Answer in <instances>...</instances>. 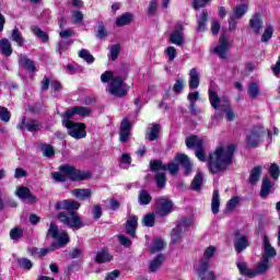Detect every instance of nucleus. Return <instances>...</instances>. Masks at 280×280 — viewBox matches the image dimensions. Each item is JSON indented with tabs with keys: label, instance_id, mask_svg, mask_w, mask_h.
<instances>
[{
	"label": "nucleus",
	"instance_id": "29",
	"mask_svg": "<svg viewBox=\"0 0 280 280\" xmlns=\"http://www.w3.org/2000/svg\"><path fill=\"white\" fill-rule=\"evenodd\" d=\"M135 15L132 13L126 12L116 19L117 27H124L125 25H130L132 23Z\"/></svg>",
	"mask_w": 280,
	"mask_h": 280
},
{
	"label": "nucleus",
	"instance_id": "5",
	"mask_svg": "<svg viewBox=\"0 0 280 280\" xmlns=\"http://www.w3.org/2000/svg\"><path fill=\"white\" fill-rule=\"evenodd\" d=\"M209 101L212 108H215V110H218L220 106L221 108H223V112L225 113V117L228 121H233L237 117V112H235V109L231 107V104L229 103V98L223 97L221 100V97L218 96V92L211 89H209Z\"/></svg>",
	"mask_w": 280,
	"mask_h": 280
},
{
	"label": "nucleus",
	"instance_id": "42",
	"mask_svg": "<svg viewBox=\"0 0 280 280\" xmlns=\"http://www.w3.org/2000/svg\"><path fill=\"white\" fill-rule=\"evenodd\" d=\"M163 248H165V242L161 238H155L151 245V253H160Z\"/></svg>",
	"mask_w": 280,
	"mask_h": 280
},
{
	"label": "nucleus",
	"instance_id": "36",
	"mask_svg": "<svg viewBox=\"0 0 280 280\" xmlns=\"http://www.w3.org/2000/svg\"><path fill=\"white\" fill-rule=\"evenodd\" d=\"M0 49L3 54V56H12V44L10 43V39L3 38L0 40Z\"/></svg>",
	"mask_w": 280,
	"mask_h": 280
},
{
	"label": "nucleus",
	"instance_id": "12",
	"mask_svg": "<svg viewBox=\"0 0 280 280\" xmlns=\"http://www.w3.org/2000/svg\"><path fill=\"white\" fill-rule=\"evenodd\" d=\"M212 51L222 60L226 59V54L229 51V42L226 40V35L223 34L220 36L219 44L213 48Z\"/></svg>",
	"mask_w": 280,
	"mask_h": 280
},
{
	"label": "nucleus",
	"instance_id": "1",
	"mask_svg": "<svg viewBox=\"0 0 280 280\" xmlns=\"http://www.w3.org/2000/svg\"><path fill=\"white\" fill-rule=\"evenodd\" d=\"M234 154L235 144L219 147L212 153H210L208 159V167L211 174L226 172L230 165H233Z\"/></svg>",
	"mask_w": 280,
	"mask_h": 280
},
{
	"label": "nucleus",
	"instance_id": "64",
	"mask_svg": "<svg viewBox=\"0 0 280 280\" xmlns=\"http://www.w3.org/2000/svg\"><path fill=\"white\" fill-rule=\"evenodd\" d=\"M118 242H120V244L122 246H126V248H128L129 246H131L132 242L130 241V238L126 237L125 235L120 234L118 235Z\"/></svg>",
	"mask_w": 280,
	"mask_h": 280
},
{
	"label": "nucleus",
	"instance_id": "51",
	"mask_svg": "<svg viewBox=\"0 0 280 280\" xmlns=\"http://www.w3.org/2000/svg\"><path fill=\"white\" fill-rule=\"evenodd\" d=\"M269 174H270L271 178L277 180V178H279V176H280L279 165H277L275 163L271 164L270 167H269Z\"/></svg>",
	"mask_w": 280,
	"mask_h": 280
},
{
	"label": "nucleus",
	"instance_id": "26",
	"mask_svg": "<svg viewBox=\"0 0 280 280\" xmlns=\"http://www.w3.org/2000/svg\"><path fill=\"white\" fill-rule=\"evenodd\" d=\"M209 20V13L202 11L201 14L197 15V32H207V21Z\"/></svg>",
	"mask_w": 280,
	"mask_h": 280
},
{
	"label": "nucleus",
	"instance_id": "21",
	"mask_svg": "<svg viewBox=\"0 0 280 280\" xmlns=\"http://www.w3.org/2000/svg\"><path fill=\"white\" fill-rule=\"evenodd\" d=\"M186 147L188 149L195 148V151L200 150V148H205V140L198 136H190L186 138Z\"/></svg>",
	"mask_w": 280,
	"mask_h": 280
},
{
	"label": "nucleus",
	"instance_id": "2",
	"mask_svg": "<svg viewBox=\"0 0 280 280\" xmlns=\"http://www.w3.org/2000/svg\"><path fill=\"white\" fill-rule=\"evenodd\" d=\"M55 209L63 210L60 212L57 218L61 224L69 226V229H82L84 222L82 218L78 215L75 210L80 209L78 201L73 200H62L56 203Z\"/></svg>",
	"mask_w": 280,
	"mask_h": 280
},
{
	"label": "nucleus",
	"instance_id": "31",
	"mask_svg": "<svg viewBox=\"0 0 280 280\" xmlns=\"http://www.w3.org/2000/svg\"><path fill=\"white\" fill-rule=\"evenodd\" d=\"M93 192L91 191V189L75 188L72 190V196H74V198H78L79 200H86L91 198Z\"/></svg>",
	"mask_w": 280,
	"mask_h": 280
},
{
	"label": "nucleus",
	"instance_id": "61",
	"mask_svg": "<svg viewBox=\"0 0 280 280\" xmlns=\"http://www.w3.org/2000/svg\"><path fill=\"white\" fill-rule=\"evenodd\" d=\"M74 113H75V115H80L81 117H86V115H89L91 113V110L86 107L75 106Z\"/></svg>",
	"mask_w": 280,
	"mask_h": 280
},
{
	"label": "nucleus",
	"instance_id": "10",
	"mask_svg": "<svg viewBox=\"0 0 280 280\" xmlns=\"http://www.w3.org/2000/svg\"><path fill=\"white\" fill-rule=\"evenodd\" d=\"M266 131L264 127H255L246 138V143L249 148H257L261 143V138Z\"/></svg>",
	"mask_w": 280,
	"mask_h": 280
},
{
	"label": "nucleus",
	"instance_id": "54",
	"mask_svg": "<svg viewBox=\"0 0 280 280\" xmlns=\"http://www.w3.org/2000/svg\"><path fill=\"white\" fill-rule=\"evenodd\" d=\"M0 119L1 121H4L5 124H8V121H10V110H8V108L0 106Z\"/></svg>",
	"mask_w": 280,
	"mask_h": 280
},
{
	"label": "nucleus",
	"instance_id": "6",
	"mask_svg": "<svg viewBox=\"0 0 280 280\" xmlns=\"http://www.w3.org/2000/svg\"><path fill=\"white\" fill-rule=\"evenodd\" d=\"M47 237H52V240L57 241V243L52 245V248H65L69 242V234L66 231L60 232L56 223H50Z\"/></svg>",
	"mask_w": 280,
	"mask_h": 280
},
{
	"label": "nucleus",
	"instance_id": "52",
	"mask_svg": "<svg viewBox=\"0 0 280 280\" xmlns=\"http://www.w3.org/2000/svg\"><path fill=\"white\" fill-rule=\"evenodd\" d=\"M18 264L20 268H24L25 270H32V260L27 258H20L18 259Z\"/></svg>",
	"mask_w": 280,
	"mask_h": 280
},
{
	"label": "nucleus",
	"instance_id": "14",
	"mask_svg": "<svg viewBox=\"0 0 280 280\" xmlns=\"http://www.w3.org/2000/svg\"><path fill=\"white\" fill-rule=\"evenodd\" d=\"M28 130V132H38V130L43 129V124L40 121L31 119L25 122V118L22 119V121L18 125L19 130Z\"/></svg>",
	"mask_w": 280,
	"mask_h": 280
},
{
	"label": "nucleus",
	"instance_id": "24",
	"mask_svg": "<svg viewBox=\"0 0 280 280\" xmlns=\"http://www.w3.org/2000/svg\"><path fill=\"white\" fill-rule=\"evenodd\" d=\"M161 132V125L152 124L147 129V139L149 141H156L159 139V133Z\"/></svg>",
	"mask_w": 280,
	"mask_h": 280
},
{
	"label": "nucleus",
	"instance_id": "39",
	"mask_svg": "<svg viewBox=\"0 0 280 280\" xmlns=\"http://www.w3.org/2000/svg\"><path fill=\"white\" fill-rule=\"evenodd\" d=\"M31 30L33 34L37 36V38H39L43 43H47V40H49V35H47V33L40 30V27L32 26Z\"/></svg>",
	"mask_w": 280,
	"mask_h": 280
},
{
	"label": "nucleus",
	"instance_id": "41",
	"mask_svg": "<svg viewBox=\"0 0 280 280\" xmlns=\"http://www.w3.org/2000/svg\"><path fill=\"white\" fill-rule=\"evenodd\" d=\"M79 58H82L89 65H93V62H95V58L93 57V55H91V51L86 49H82L79 51Z\"/></svg>",
	"mask_w": 280,
	"mask_h": 280
},
{
	"label": "nucleus",
	"instance_id": "33",
	"mask_svg": "<svg viewBox=\"0 0 280 280\" xmlns=\"http://www.w3.org/2000/svg\"><path fill=\"white\" fill-rule=\"evenodd\" d=\"M211 211L212 213H214V215L220 213V190L213 191L212 201H211Z\"/></svg>",
	"mask_w": 280,
	"mask_h": 280
},
{
	"label": "nucleus",
	"instance_id": "46",
	"mask_svg": "<svg viewBox=\"0 0 280 280\" xmlns=\"http://www.w3.org/2000/svg\"><path fill=\"white\" fill-rule=\"evenodd\" d=\"M11 240H21L23 237V229L15 226L10 231Z\"/></svg>",
	"mask_w": 280,
	"mask_h": 280
},
{
	"label": "nucleus",
	"instance_id": "53",
	"mask_svg": "<svg viewBox=\"0 0 280 280\" xmlns=\"http://www.w3.org/2000/svg\"><path fill=\"white\" fill-rule=\"evenodd\" d=\"M42 152L44 156H47L48 159L54 156L55 154L54 147H51L50 144L42 145Z\"/></svg>",
	"mask_w": 280,
	"mask_h": 280
},
{
	"label": "nucleus",
	"instance_id": "15",
	"mask_svg": "<svg viewBox=\"0 0 280 280\" xmlns=\"http://www.w3.org/2000/svg\"><path fill=\"white\" fill-rule=\"evenodd\" d=\"M234 240V248L236 253H242V250H246L248 248V237L246 235H240V231H235L233 233Z\"/></svg>",
	"mask_w": 280,
	"mask_h": 280
},
{
	"label": "nucleus",
	"instance_id": "25",
	"mask_svg": "<svg viewBox=\"0 0 280 280\" xmlns=\"http://www.w3.org/2000/svg\"><path fill=\"white\" fill-rule=\"evenodd\" d=\"M138 222H139V218H137V215H130L129 219L127 220L126 230L128 235H130L131 237H135Z\"/></svg>",
	"mask_w": 280,
	"mask_h": 280
},
{
	"label": "nucleus",
	"instance_id": "4",
	"mask_svg": "<svg viewBox=\"0 0 280 280\" xmlns=\"http://www.w3.org/2000/svg\"><path fill=\"white\" fill-rule=\"evenodd\" d=\"M51 176L55 183H66L67 178L69 180H86V178H91V172L80 171L69 164H63L59 166V172L52 173Z\"/></svg>",
	"mask_w": 280,
	"mask_h": 280
},
{
	"label": "nucleus",
	"instance_id": "34",
	"mask_svg": "<svg viewBox=\"0 0 280 280\" xmlns=\"http://www.w3.org/2000/svg\"><path fill=\"white\" fill-rule=\"evenodd\" d=\"M11 40L16 43L19 47H23V45H25V37H23V34L21 33V31H19V28H14L12 31Z\"/></svg>",
	"mask_w": 280,
	"mask_h": 280
},
{
	"label": "nucleus",
	"instance_id": "19",
	"mask_svg": "<svg viewBox=\"0 0 280 280\" xmlns=\"http://www.w3.org/2000/svg\"><path fill=\"white\" fill-rule=\"evenodd\" d=\"M19 65L22 67V69H26V71H31V73H35V71H38L36 69V66L34 65V61L25 55L19 56Z\"/></svg>",
	"mask_w": 280,
	"mask_h": 280
},
{
	"label": "nucleus",
	"instance_id": "47",
	"mask_svg": "<svg viewBox=\"0 0 280 280\" xmlns=\"http://www.w3.org/2000/svg\"><path fill=\"white\" fill-rule=\"evenodd\" d=\"M71 21L72 23H82L84 21V14L82 11L74 10L71 12Z\"/></svg>",
	"mask_w": 280,
	"mask_h": 280
},
{
	"label": "nucleus",
	"instance_id": "13",
	"mask_svg": "<svg viewBox=\"0 0 280 280\" xmlns=\"http://www.w3.org/2000/svg\"><path fill=\"white\" fill-rule=\"evenodd\" d=\"M183 24H178L170 35V42L173 45H177V47L183 46L185 43V34L183 33Z\"/></svg>",
	"mask_w": 280,
	"mask_h": 280
},
{
	"label": "nucleus",
	"instance_id": "63",
	"mask_svg": "<svg viewBox=\"0 0 280 280\" xmlns=\"http://www.w3.org/2000/svg\"><path fill=\"white\" fill-rule=\"evenodd\" d=\"M49 253V248H33V255L45 257Z\"/></svg>",
	"mask_w": 280,
	"mask_h": 280
},
{
	"label": "nucleus",
	"instance_id": "43",
	"mask_svg": "<svg viewBox=\"0 0 280 280\" xmlns=\"http://www.w3.org/2000/svg\"><path fill=\"white\" fill-rule=\"evenodd\" d=\"M259 176H261V166H255L249 175V183H257V180H259Z\"/></svg>",
	"mask_w": 280,
	"mask_h": 280
},
{
	"label": "nucleus",
	"instance_id": "32",
	"mask_svg": "<svg viewBox=\"0 0 280 280\" xmlns=\"http://www.w3.org/2000/svg\"><path fill=\"white\" fill-rule=\"evenodd\" d=\"M113 259V255L108 254V249H102L97 252L95 261L97 264H106Z\"/></svg>",
	"mask_w": 280,
	"mask_h": 280
},
{
	"label": "nucleus",
	"instance_id": "18",
	"mask_svg": "<svg viewBox=\"0 0 280 280\" xmlns=\"http://www.w3.org/2000/svg\"><path fill=\"white\" fill-rule=\"evenodd\" d=\"M249 27L253 30L254 34H261V32H264V21L259 14H255L249 20Z\"/></svg>",
	"mask_w": 280,
	"mask_h": 280
},
{
	"label": "nucleus",
	"instance_id": "44",
	"mask_svg": "<svg viewBox=\"0 0 280 280\" xmlns=\"http://www.w3.org/2000/svg\"><path fill=\"white\" fill-rule=\"evenodd\" d=\"M154 222H156L154 213H148L142 219L143 226H154Z\"/></svg>",
	"mask_w": 280,
	"mask_h": 280
},
{
	"label": "nucleus",
	"instance_id": "11",
	"mask_svg": "<svg viewBox=\"0 0 280 280\" xmlns=\"http://www.w3.org/2000/svg\"><path fill=\"white\" fill-rule=\"evenodd\" d=\"M172 207H174V203H172V200L168 198H159L156 200V213L158 215H167L168 213H172Z\"/></svg>",
	"mask_w": 280,
	"mask_h": 280
},
{
	"label": "nucleus",
	"instance_id": "48",
	"mask_svg": "<svg viewBox=\"0 0 280 280\" xmlns=\"http://www.w3.org/2000/svg\"><path fill=\"white\" fill-rule=\"evenodd\" d=\"M275 33L273 28L271 25H269L262 36H261V43H268L272 38V34Z\"/></svg>",
	"mask_w": 280,
	"mask_h": 280
},
{
	"label": "nucleus",
	"instance_id": "56",
	"mask_svg": "<svg viewBox=\"0 0 280 280\" xmlns=\"http://www.w3.org/2000/svg\"><path fill=\"white\" fill-rule=\"evenodd\" d=\"M238 205H240V197H232L226 203V209L228 211H233V209H235V207H237Z\"/></svg>",
	"mask_w": 280,
	"mask_h": 280
},
{
	"label": "nucleus",
	"instance_id": "50",
	"mask_svg": "<svg viewBox=\"0 0 280 280\" xmlns=\"http://www.w3.org/2000/svg\"><path fill=\"white\" fill-rule=\"evenodd\" d=\"M74 115H75L74 107L72 109H67L66 113L63 114V119H62L63 126H67V121H73L71 119L73 118Z\"/></svg>",
	"mask_w": 280,
	"mask_h": 280
},
{
	"label": "nucleus",
	"instance_id": "49",
	"mask_svg": "<svg viewBox=\"0 0 280 280\" xmlns=\"http://www.w3.org/2000/svg\"><path fill=\"white\" fill-rule=\"evenodd\" d=\"M166 56H168L170 62H174L176 57L178 56V52L176 51V48L174 46H170L165 49Z\"/></svg>",
	"mask_w": 280,
	"mask_h": 280
},
{
	"label": "nucleus",
	"instance_id": "20",
	"mask_svg": "<svg viewBox=\"0 0 280 280\" xmlns=\"http://www.w3.org/2000/svg\"><path fill=\"white\" fill-rule=\"evenodd\" d=\"M175 161L184 167L186 175L191 174V167H194V164H191V161H189V156L185 154H177L175 156Z\"/></svg>",
	"mask_w": 280,
	"mask_h": 280
},
{
	"label": "nucleus",
	"instance_id": "30",
	"mask_svg": "<svg viewBox=\"0 0 280 280\" xmlns=\"http://www.w3.org/2000/svg\"><path fill=\"white\" fill-rule=\"evenodd\" d=\"M269 268H270V260H265V258H261V261L258 262L257 267L254 269V277L268 272Z\"/></svg>",
	"mask_w": 280,
	"mask_h": 280
},
{
	"label": "nucleus",
	"instance_id": "23",
	"mask_svg": "<svg viewBox=\"0 0 280 280\" xmlns=\"http://www.w3.org/2000/svg\"><path fill=\"white\" fill-rule=\"evenodd\" d=\"M185 226H189V222L182 221L176 228L173 229V233L171 236L173 244L180 242V235Z\"/></svg>",
	"mask_w": 280,
	"mask_h": 280
},
{
	"label": "nucleus",
	"instance_id": "9",
	"mask_svg": "<svg viewBox=\"0 0 280 280\" xmlns=\"http://www.w3.org/2000/svg\"><path fill=\"white\" fill-rule=\"evenodd\" d=\"M150 167L152 170V172H159L160 170H162V172H170V174L172 176H176L178 174V163L176 162H171L168 163V165L163 164V162L159 161V160H154L150 162Z\"/></svg>",
	"mask_w": 280,
	"mask_h": 280
},
{
	"label": "nucleus",
	"instance_id": "17",
	"mask_svg": "<svg viewBox=\"0 0 280 280\" xmlns=\"http://www.w3.org/2000/svg\"><path fill=\"white\" fill-rule=\"evenodd\" d=\"M272 257H277V250H275V247H272V245H270V241H268V236L265 235L264 236V252H262V259H265V261H270V259H272Z\"/></svg>",
	"mask_w": 280,
	"mask_h": 280
},
{
	"label": "nucleus",
	"instance_id": "38",
	"mask_svg": "<svg viewBox=\"0 0 280 280\" xmlns=\"http://www.w3.org/2000/svg\"><path fill=\"white\" fill-rule=\"evenodd\" d=\"M138 200L139 205H150V202H152V196L150 195V192H148V190H140L138 195Z\"/></svg>",
	"mask_w": 280,
	"mask_h": 280
},
{
	"label": "nucleus",
	"instance_id": "3",
	"mask_svg": "<svg viewBox=\"0 0 280 280\" xmlns=\"http://www.w3.org/2000/svg\"><path fill=\"white\" fill-rule=\"evenodd\" d=\"M101 82L108 84V93L115 95V97H125L128 95V85L126 84V78L113 73V71H106L101 75Z\"/></svg>",
	"mask_w": 280,
	"mask_h": 280
},
{
	"label": "nucleus",
	"instance_id": "27",
	"mask_svg": "<svg viewBox=\"0 0 280 280\" xmlns=\"http://www.w3.org/2000/svg\"><path fill=\"white\" fill-rule=\"evenodd\" d=\"M248 12V3L237 4L231 14L232 19L240 20Z\"/></svg>",
	"mask_w": 280,
	"mask_h": 280
},
{
	"label": "nucleus",
	"instance_id": "40",
	"mask_svg": "<svg viewBox=\"0 0 280 280\" xmlns=\"http://www.w3.org/2000/svg\"><path fill=\"white\" fill-rule=\"evenodd\" d=\"M237 268L241 272V275H244L245 277H254V269H248V266H246V262H238Z\"/></svg>",
	"mask_w": 280,
	"mask_h": 280
},
{
	"label": "nucleus",
	"instance_id": "62",
	"mask_svg": "<svg viewBox=\"0 0 280 280\" xmlns=\"http://www.w3.org/2000/svg\"><path fill=\"white\" fill-rule=\"evenodd\" d=\"M195 154H196L197 159H199L202 163H205V161H207V155L205 154V147L197 149L195 151Z\"/></svg>",
	"mask_w": 280,
	"mask_h": 280
},
{
	"label": "nucleus",
	"instance_id": "28",
	"mask_svg": "<svg viewBox=\"0 0 280 280\" xmlns=\"http://www.w3.org/2000/svg\"><path fill=\"white\" fill-rule=\"evenodd\" d=\"M167 258L165 257V255L159 254L153 260L150 261L149 270H151V272H156V270H159V268L163 266V262Z\"/></svg>",
	"mask_w": 280,
	"mask_h": 280
},
{
	"label": "nucleus",
	"instance_id": "35",
	"mask_svg": "<svg viewBox=\"0 0 280 280\" xmlns=\"http://www.w3.org/2000/svg\"><path fill=\"white\" fill-rule=\"evenodd\" d=\"M272 188V183L270 182V178L266 176L262 179L261 189H260V196L261 198H268V194H270V189Z\"/></svg>",
	"mask_w": 280,
	"mask_h": 280
},
{
	"label": "nucleus",
	"instance_id": "60",
	"mask_svg": "<svg viewBox=\"0 0 280 280\" xmlns=\"http://www.w3.org/2000/svg\"><path fill=\"white\" fill-rule=\"evenodd\" d=\"M183 89H185V80L178 79L173 86V91L174 93H180Z\"/></svg>",
	"mask_w": 280,
	"mask_h": 280
},
{
	"label": "nucleus",
	"instance_id": "57",
	"mask_svg": "<svg viewBox=\"0 0 280 280\" xmlns=\"http://www.w3.org/2000/svg\"><path fill=\"white\" fill-rule=\"evenodd\" d=\"M158 8H159V2L156 0H151L148 8V12L150 16H154V14H156Z\"/></svg>",
	"mask_w": 280,
	"mask_h": 280
},
{
	"label": "nucleus",
	"instance_id": "45",
	"mask_svg": "<svg viewBox=\"0 0 280 280\" xmlns=\"http://www.w3.org/2000/svg\"><path fill=\"white\" fill-rule=\"evenodd\" d=\"M247 93L253 98L258 97V95H259V84H257L256 82L250 83L249 86H248Z\"/></svg>",
	"mask_w": 280,
	"mask_h": 280
},
{
	"label": "nucleus",
	"instance_id": "58",
	"mask_svg": "<svg viewBox=\"0 0 280 280\" xmlns=\"http://www.w3.org/2000/svg\"><path fill=\"white\" fill-rule=\"evenodd\" d=\"M97 38H106L108 36V32L106 31V27H104V23L98 24L97 33H96Z\"/></svg>",
	"mask_w": 280,
	"mask_h": 280
},
{
	"label": "nucleus",
	"instance_id": "55",
	"mask_svg": "<svg viewBox=\"0 0 280 280\" xmlns=\"http://www.w3.org/2000/svg\"><path fill=\"white\" fill-rule=\"evenodd\" d=\"M155 182L160 189L165 187V183H166L165 173H158L155 175Z\"/></svg>",
	"mask_w": 280,
	"mask_h": 280
},
{
	"label": "nucleus",
	"instance_id": "16",
	"mask_svg": "<svg viewBox=\"0 0 280 280\" xmlns=\"http://www.w3.org/2000/svg\"><path fill=\"white\" fill-rule=\"evenodd\" d=\"M15 195L18 196V198H20L24 202H31V203L36 202V197H34L30 188L25 186L18 187Z\"/></svg>",
	"mask_w": 280,
	"mask_h": 280
},
{
	"label": "nucleus",
	"instance_id": "37",
	"mask_svg": "<svg viewBox=\"0 0 280 280\" xmlns=\"http://www.w3.org/2000/svg\"><path fill=\"white\" fill-rule=\"evenodd\" d=\"M203 180L205 177L202 176V173H197L191 182V188L194 189V191H200V189H202Z\"/></svg>",
	"mask_w": 280,
	"mask_h": 280
},
{
	"label": "nucleus",
	"instance_id": "8",
	"mask_svg": "<svg viewBox=\"0 0 280 280\" xmlns=\"http://www.w3.org/2000/svg\"><path fill=\"white\" fill-rule=\"evenodd\" d=\"M65 127L72 139H84L86 137V125L75 121H67Z\"/></svg>",
	"mask_w": 280,
	"mask_h": 280
},
{
	"label": "nucleus",
	"instance_id": "22",
	"mask_svg": "<svg viewBox=\"0 0 280 280\" xmlns=\"http://www.w3.org/2000/svg\"><path fill=\"white\" fill-rule=\"evenodd\" d=\"M188 86L189 89H198V86H200V73L196 68H192L189 71Z\"/></svg>",
	"mask_w": 280,
	"mask_h": 280
},
{
	"label": "nucleus",
	"instance_id": "59",
	"mask_svg": "<svg viewBox=\"0 0 280 280\" xmlns=\"http://www.w3.org/2000/svg\"><path fill=\"white\" fill-rule=\"evenodd\" d=\"M120 49H121V47L119 46V44H116V45L112 46V48H110V60H117V58L119 57Z\"/></svg>",
	"mask_w": 280,
	"mask_h": 280
},
{
	"label": "nucleus",
	"instance_id": "7",
	"mask_svg": "<svg viewBox=\"0 0 280 280\" xmlns=\"http://www.w3.org/2000/svg\"><path fill=\"white\" fill-rule=\"evenodd\" d=\"M213 255H215V247L214 246L207 247L199 265H197L195 267L198 276L202 280H205V272H207V270H209V259H211V257H213Z\"/></svg>",
	"mask_w": 280,
	"mask_h": 280
}]
</instances>
